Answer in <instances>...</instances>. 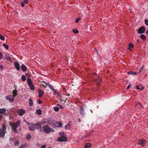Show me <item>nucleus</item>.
I'll return each instance as SVG.
<instances>
[{"label":"nucleus","mask_w":148,"mask_h":148,"mask_svg":"<svg viewBox=\"0 0 148 148\" xmlns=\"http://www.w3.org/2000/svg\"><path fill=\"white\" fill-rule=\"evenodd\" d=\"M21 123V122L19 120H18L16 123L12 122L10 123V125L11 127L12 131L15 133H17L18 132L17 128L19 127Z\"/></svg>","instance_id":"1"},{"label":"nucleus","mask_w":148,"mask_h":148,"mask_svg":"<svg viewBox=\"0 0 148 148\" xmlns=\"http://www.w3.org/2000/svg\"><path fill=\"white\" fill-rule=\"evenodd\" d=\"M43 132L47 134H49L51 132H54V130L50 127L48 125H43L42 127Z\"/></svg>","instance_id":"2"},{"label":"nucleus","mask_w":148,"mask_h":148,"mask_svg":"<svg viewBox=\"0 0 148 148\" xmlns=\"http://www.w3.org/2000/svg\"><path fill=\"white\" fill-rule=\"evenodd\" d=\"M28 125L29 128L31 131H34L36 129H37L38 126L36 123H28L25 121Z\"/></svg>","instance_id":"3"},{"label":"nucleus","mask_w":148,"mask_h":148,"mask_svg":"<svg viewBox=\"0 0 148 148\" xmlns=\"http://www.w3.org/2000/svg\"><path fill=\"white\" fill-rule=\"evenodd\" d=\"M6 127L4 124L2 125V128L0 129V137L4 138L5 134Z\"/></svg>","instance_id":"4"},{"label":"nucleus","mask_w":148,"mask_h":148,"mask_svg":"<svg viewBox=\"0 0 148 148\" xmlns=\"http://www.w3.org/2000/svg\"><path fill=\"white\" fill-rule=\"evenodd\" d=\"M47 122V121L46 120H44L43 121L38 122L37 123V124L38 126L37 127V130H40V132L42 131V130L41 128V125H45Z\"/></svg>","instance_id":"5"},{"label":"nucleus","mask_w":148,"mask_h":148,"mask_svg":"<svg viewBox=\"0 0 148 148\" xmlns=\"http://www.w3.org/2000/svg\"><path fill=\"white\" fill-rule=\"evenodd\" d=\"M17 113L20 116H22L25 113V110L22 108L18 109L17 110Z\"/></svg>","instance_id":"6"},{"label":"nucleus","mask_w":148,"mask_h":148,"mask_svg":"<svg viewBox=\"0 0 148 148\" xmlns=\"http://www.w3.org/2000/svg\"><path fill=\"white\" fill-rule=\"evenodd\" d=\"M57 141L59 142H66L67 141V139L65 136H62L58 138Z\"/></svg>","instance_id":"7"},{"label":"nucleus","mask_w":148,"mask_h":148,"mask_svg":"<svg viewBox=\"0 0 148 148\" xmlns=\"http://www.w3.org/2000/svg\"><path fill=\"white\" fill-rule=\"evenodd\" d=\"M14 97L12 95H8L6 97V99L8 101L12 103L14 101Z\"/></svg>","instance_id":"8"},{"label":"nucleus","mask_w":148,"mask_h":148,"mask_svg":"<svg viewBox=\"0 0 148 148\" xmlns=\"http://www.w3.org/2000/svg\"><path fill=\"white\" fill-rule=\"evenodd\" d=\"M5 58L7 61H9L11 62H12L11 58V56H12V55H10L8 53H6L5 54Z\"/></svg>","instance_id":"9"},{"label":"nucleus","mask_w":148,"mask_h":148,"mask_svg":"<svg viewBox=\"0 0 148 148\" xmlns=\"http://www.w3.org/2000/svg\"><path fill=\"white\" fill-rule=\"evenodd\" d=\"M139 144L141 145L142 146H144L146 143V141L145 139H140L138 141Z\"/></svg>","instance_id":"10"},{"label":"nucleus","mask_w":148,"mask_h":148,"mask_svg":"<svg viewBox=\"0 0 148 148\" xmlns=\"http://www.w3.org/2000/svg\"><path fill=\"white\" fill-rule=\"evenodd\" d=\"M145 31V28L144 27H140L138 30V33L141 34L143 33Z\"/></svg>","instance_id":"11"},{"label":"nucleus","mask_w":148,"mask_h":148,"mask_svg":"<svg viewBox=\"0 0 148 148\" xmlns=\"http://www.w3.org/2000/svg\"><path fill=\"white\" fill-rule=\"evenodd\" d=\"M15 66L17 71H19L20 69V65L19 63L17 61L14 63Z\"/></svg>","instance_id":"12"},{"label":"nucleus","mask_w":148,"mask_h":148,"mask_svg":"<svg viewBox=\"0 0 148 148\" xmlns=\"http://www.w3.org/2000/svg\"><path fill=\"white\" fill-rule=\"evenodd\" d=\"M79 112L80 114L82 116H84V109L83 107H80V108Z\"/></svg>","instance_id":"13"},{"label":"nucleus","mask_w":148,"mask_h":148,"mask_svg":"<svg viewBox=\"0 0 148 148\" xmlns=\"http://www.w3.org/2000/svg\"><path fill=\"white\" fill-rule=\"evenodd\" d=\"M38 96L39 97H42L43 95H44V92L40 89L38 90Z\"/></svg>","instance_id":"14"},{"label":"nucleus","mask_w":148,"mask_h":148,"mask_svg":"<svg viewBox=\"0 0 148 148\" xmlns=\"http://www.w3.org/2000/svg\"><path fill=\"white\" fill-rule=\"evenodd\" d=\"M95 81L97 84H99L100 83L102 82V80L100 77L98 76L97 78L96 79Z\"/></svg>","instance_id":"15"},{"label":"nucleus","mask_w":148,"mask_h":148,"mask_svg":"<svg viewBox=\"0 0 148 148\" xmlns=\"http://www.w3.org/2000/svg\"><path fill=\"white\" fill-rule=\"evenodd\" d=\"M21 68L23 71H25L27 69L26 66L23 64H22L21 66Z\"/></svg>","instance_id":"16"},{"label":"nucleus","mask_w":148,"mask_h":148,"mask_svg":"<svg viewBox=\"0 0 148 148\" xmlns=\"http://www.w3.org/2000/svg\"><path fill=\"white\" fill-rule=\"evenodd\" d=\"M56 127H61L62 126V123L60 122H57L56 123Z\"/></svg>","instance_id":"17"},{"label":"nucleus","mask_w":148,"mask_h":148,"mask_svg":"<svg viewBox=\"0 0 148 148\" xmlns=\"http://www.w3.org/2000/svg\"><path fill=\"white\" fill-rule=\"evenodd\" d=\"M18 91L17 90H14L12 91V94H13V96L14 97L16 96L17 95V92Z\"/></svg>","instance_id":"18"},{"label":"nucleus","mask_w":148,"mask_h":148,"mask_svg":"<svg viewBox=\"0 0 148 148\" xmlns=\"http://www.w3.org/2000/svg\"><path fill=\"white\" fill-rule=\"evenodd\" d=\"M33 103L32 99L31 98H29V105L30 106H32L33 105Z\"/></svg>","instance_id":"19"},{"label":"nucleus","mask_w":148,"mask_h":148,"mask_svg":"<svg viewBox=\"0 0 148 148\" xmlns=\"http://www.w3.org/2000/svg\"><path fill=\"white\" fill-rule=\"evenodd\" d=\"M41 112L42 110L40 109L37 110H36V112L39 115H40L42 114Z\"/></svg>","instance_id":"20"},{"label":"nucleus","mask_w":148,"mask_h":148,"mask_svg":"<svg viewBox=\"0 0 148 148\" xmlns=\"http://www.w3.org/2000/svg\"><path fill=\"white\" fill-rule=\"evenodd\" d=\"M27 84L29 85L32 84V81L30 79L27 78Z\"/></svg>","instance_id":"21"},{"label":"nucleus","mask_w":148,"mask_h":148,"mask_svg":"<svg viewBox=\"0 0 148 148\" xmlns=\"http://www.w3.org/2000/svg\"><path fill=\"white\" fill-rule=\"evenodd\" d=\"M6 110L4 108L0 109V114L4 113L6 112Z\"/></svg>","instance_id":"22"},{"label":"nucleus","mask_w":148,"mask_h":148,"mask_svg":"<svg viewBox=\"0 0 148 148\" xmlns=\"http://www.w3.org/2000/svg\"><path fill=\"white\" fill-rule=\"evenodd\" d=\"M127 73L128 75H136L137 74V73L135 72H133L131 71H130L128 72H127Z\"/></svg>","instance_id":"23"},{"label":"nucleus","mask_w":148,"mask_h":148,"mask_svg":"<svg viewBox=\"0 0 148 148\" xmlns=\"http://www.w3.org/2000/svg\"><path fill=\"white\" fill-rule=\"evenodd\" d=\"M91 145L90 143H87L85 145L84 148H88L91 147Z\"/></svg>","instance_id":"24"},{"label":"nucleus","mask_w":148,"mask_h":148,"mask_svg":"<svg viewBox=\"0 0 148 148\" xmlns=\"http://www.w3.org/2000/svg\"><path fill=\"white\" fill-rule=\"evenodd\" d=\"M29 88L31 90H35L34 86L33 84H32L29 85Z\"/></svg>","instance_id":"25"},{"label":"nucleus","mask_w":148,"mask_h":148,"mask_svg":"<svg viewBox=\"0 0 148 148\" xmlns=\"http://www.w3.org/2000/svg\"><path fill=\"white\" fill-rule=\"evenodd\" d=\"M49 87L53 92H55L56 91L55 90L54 88L53 87L52 85L51 84L50 85H49Z\"/></svg>","instance_id":"26"},{"label":"nucleus","mask_w":148,"mask_h":148,"mask_svg":"<svg viewBox=\"0 0 148 148\" xmlns=\"http://www.w3.org/2000/svg\"><path fill=\"white\" fill-rule=\"evenodd\" d=\"M133 47L134 45L132 43H130L129 44V47L128 48V49L131 50V49H130V48H133Z\"/></svg>","instance_id":"27"},{"label":"nucleus","mask_w":148,"mask_h":148,"mask_svg":"<svg viewBox=\"0 0 148 148\" xmlns=\"http://www.w3.org/2000/svg\"><path fill=\"white\" fill-rule=\"evenodd\" d=\"M31 135H30V134H28L26 136V139L27 140H29L31 139Z\"/></svg>","instance_id":"28"},{"label":"nucleus","mask_w":148,"mask_h":148,"mask_svg":"<svg viewBox=\"0 0 148 148\" xmlns=\"http://www.w3.org/2000/svg\"><path fill=\"white\" fill-rule=\"evenodd\" d=\"M140 37L143 40H145L146 38L144 34H141L140 35Z\"/></svg>","instance_id":"29"},{"label":"nucleus","mask_w":148,"mask_h":148,"mask_svg":"<svg viewBox=\"0 0 148 148\" xmlns=\"http://www.w3.org/2000/svg\"><path fill=\"white\" fill-rule=\"evenodd\" d=\"M136 88L137 89H139L140 90H142L144 89V87H141V88H139V86H136Z\"/></svg>","instance_id":"30"},{"label":"nucleus","mask_w":148,"mask_h":148,"mask_svg":"<svg viewBox=\"0 0 148 148\" xmlns=\"http://www.w3.org/2000/svg\"><path fill=\"white\" fill-rule=\"evenodd\" d=\"M3 46L4 47H5L6 49H7L9 48V47L5 43H3Z\"/></svg>","instance_id":"31"},{"label":"nucleus","mask_w":148,"mask_h":148,"mask_svg":"<svg viewBox=\"0 0 148 148\" xmlns=\"http://www.w3.org/2000/svg\"><path fill=\"white\" fill-rule=\"evenodd\" d=\"M22 80L23 81H25L26 80V78L24 75H22L21 76Z\"/></svg>","instance_id":"32"},{"label":"nucleus","mask_w":148,"mask_h":148,"mask_svg":"<svg viewBox=\"0 0 148 148\" xmlns=\"http://www.w3.org/2000/svg\"><path fill=\"white\" fill-rule=\"evenodd\" d=\"M0 39L2 40H5V38L4 36L2 35H0Z\"/></svg>","instance_id":"33"},{"label":"nucleus","mask_w":148,"mask_h":148,"mask_svg":"<svg viewBox=\"0 0 148 148\" xmlns=\"http://www.w3.org/2000/svg\"><path fill=\"white\" fill-rule=\"evenodd\" d=\"M53 110L55 111L56 112H57L59 110V108L58 107H55L54 108Z\"/></svg>","instance_id":"34"},{"label":"nucleus","mask_w":148,"mask_h":148,"mask_svg":"<svg viewBox=\"0 0 148 148\" xmlns=\"http://www.w3.org/2000/svg\"><path fill=\"white\" fill-rule=\"evenodd\" d=\"M73 32L75 34H77L78 33V31L77 29H74L73 30Z\"/></svg>","instance_id":"35"},{"label":"nucleus","mask_w":148,"mask_h":148,"mask_svg":"<svg viewBox=\"0 0 148 148\" xmlns=\"http://www.w3.org/2000/svg\"><path fill=\"white\" fill-rule=\"evenodd\" d=\"M145 23L146 25H148V20L146 19L145 20Z\"/></svg>","instance_id":"36"},{"label":"nucleus","mask_w":148,"mask_h":148,"mask_svg":"<svg viewBox=\"0 0 148 148\" xmlns=\"http://www.w3.org/2000/svg\"><path fill=\"white\" fill-rule=\"evenodd\" d=\"M25 145L24 144L20 146L19 148H25Z\"/></svg>","instance_id":"37"},{"label":"nucleus","mask_w":148,"mask_h":148,"mask_svg":"<svg viewBox=\"0 0 148 148\" xmlns=\"http://www.w3.org/2000/svg\"><path fill=\"white\" fill-rule=\"evenodd\" d=\"M80 18H77L75 20V22L76 23H78L79 22V21L80 20Z\"/></svg>","instance_id":"38"},{"label":"nucleus","mask_w":148,"mask_h":148,"mask_svg":"<svg viewBox=\"0 0 148 148\" xmlns=\"http://www.w3.org/2000/svg\"><path fill=\"white\" fill-rule=\"evenodd\" d=\"M19 143V141H16L15 142L14 145L16 146H17L18 145Z\"/></svg>","instance_id":"39"},{"label":"nucleus","mask_w":148,"mask_h":148,"mask_svg":"<svg viewBox=\"0 0 148 148\" xmlns=\"http://www.w3.org/2000/svg\"><path fill=\"white\" fill-rule=\"evenodd\" d=\"M58 108H59H59L62 109L63 108V106L61 104H58Z\"/></svg>","instance_id":"40"},{"label":"nucleus","mask_w":148,"mask_h":148,"mask_svg":"<svg viewBox=\"0 0 148 148\" xmlns=\"http://www.w3.org/2000/svg\"><path fill=\"white\" fill-rule=\"evenodd\" d=\"M69 127H70L68 125H66L65 126V129L67 130L68 128H69Z\"/></svg>","instance_id":"41"},{"label":"nucleus","mask_w":148,"mask_h":148,"mask_svg":"<svg viewBox=\"0 0 148 148\" xmlns=\"http://www.w3.org/2000/svg\"><path fill=\"white\" fill-rule=\"evenodd\" d=\"M3 58V55L2 53L0 52V60H1Z\"/></svg>","instance_id":"42"},{"label":"nucleus","mask_w":148,"mask_h":148,"mask_svg":"<svg viewBox=\"0 0 148 148\" xmlns=\"http://www.w3.org/2000/svg\"><path fill=\"white\" fill-rule=\"evenodd\" d=\"M44 82V83H45L47 85H48V86H49V85H51V84H50L49 82H47V83H46V82H45V81H44V82Z\"/></svg>","instance_id":"43"},{"label":"nucleus","mask_w":148,"mask_h":148,"mask_svg":"<svg viewBox=\"0 0 148 148\" xmlns=\"http://www.w3.org/2000/svg\"><path fill=\"white\" fill-rule=\"evenodd\" d=\"M24 2L25 3V4H27L28 3V0H24Z\"/></svg>","instance_id":"44"},{"label":"nucleus","mask_w":148,"mask_h":148,"mask_svg":"<svg viewBox=\"0 0 148 148\" xmlns=\"http://www.w3.org/2000/svg\"><path fill=\"white\" fill-rule=\"evenodd\" d=\"M46 147V145H44L41 146V148H45Z\"/></svg>","instance_id":"45"},{"label":"nucleus","mask_w":148,"mask_h":148,"mask_svg":"<svg viewBox=\"0 0 148 148\" xmlns=\"http://www.w3.org/2000/svg\"><path fill=\"white\" fill-rule=\"evenodd\" d=\"M143 66L142 67H141L140 68V70L139 73H140L141 71L143 69Z\"/></svg>","instance_id":"46"},{"label":"nucleus","mask_w":148,"mask_h":148,"mask_svg":"<svg viewBox=\"0 0 148 148\" xmlns=\"http://www.w3.org/2000/svg\"><path fill=\"white\" fill-rule=\"evenodd\" d=\"M14 87L15 88V90H16L17 88V86L16 85V84L14 85Z\"/></svg>","instance_id":"47"},{"label":"nucleus","mask_w":148,"mask_h":148,"mask_svg":"<svg viewBox=\"0 0 148 148\" xmlns=\"http://www.w3.org/2000/svg\"><path fill=\"white\" fill-rule=\"evenodd\" d=\"M47 124H51V121H47Z\"/></svg>","instance_id":"48"},{"label":"nucleus","mask_w":148,"mask_h":148,"mask_svg":"<svg viewBox=\"0 0 148 148\" xmlns=\"http://www.w3.org/2000/svg\"><path fill=\"white\" fill-rule=\"evenodd\" d=\"M67 125H68L70 127V126L71 125V121H70Z\"/></svg>","instance_id":"49"},{"label":"nucleus","mask_w":148,"mask_h":148,"mask_svg":"<svg viewBox=\"0 0 148 148\" xmlns=\"http://www.w3.org/2000/svg\"><path fill=\"white\" fill-rule=\"evenodd\" d=\"M21 5L22 7L24 6L25 5L22 2L21 3Z\"/></svg>","instance_id":"50"},{"label":"nucleus","mask_w":148,"mask_h":148,"mask_svg":"<svg viewBox=\"0 0 148 148\" xmlns=\"http://www.w3.org/2000/svg\"><path fill=\"white\" fill-rule=\"evenodd\" d=\"M130 87V85H128L127 86V89H128Z\"/></svg>","instance_id":"51"},{"label":"nucleus","mask_w":148,"mask_h":148,"mask_svg":"<svg viewBox=\"0 0 148 148\" xmlns=\"http://www.w3.org/2000/svg\"><path fill=\"white\" fill-rule=\"evenodd\" d=\"M77 121L79 122H81V121L80 119H77Z\"/></svg>","instance_id":"52"},{"label":"nucleus","mask_w":148,"mask_h":148,"mask_svg":"<svg viewBox=\"0 0 148 148\" xmlns=\"http://www.w3.org/2000/svg\"><path fill=\"white\" fill-rule=\"evenodd\" d=\"M0 68L1 69H3V67L2 65H0Z\"/></svg>","instance_id":"53"},{"label":"nucleus","mask_w":148,"mask_h":148,"mask_svg":"<svg viewBox=\"0 0 148 148\" xmlns=\"http://www.w3.org/2000/svg\"><path fill=\"white\" fill-rule=\"evenodd\" d=\"M38 103H39V104H41L42 103V102L40 100H39L38 101Z\"/></svg>","instance_id":"54"},{"label":"nucleus","mask_w":148,"mask_h":148,"mask_svg":"<svg viewBox=\"0 0 148 148\" xmlns=\"http://www.w3.org/2000/svg\"><path fill=\"white\" fill-rule=\"evenodd\" d=\"M13 140V138H10V140L12 141Z\"/></svg>","instance_id":"55"},{"label":"nucleus","mask_w":148,"mask_h":148,"mask_svg":"<svg viewBox=\"0 0 148 148\" xmlns=\"http://www.w3.org/2000/svg\"><path fill=\"white\" fill-rule=\"evenodd\" d=\"M2 116L1 115H0V120L2 119Z\"/></svg>","instance_id":"56"},{"label":"nucleus","mask_w":148,"mask_h":148,"mask_svg":"<svg viewBox=\"0 0 148 148\" xmlns=\"http://www.w3.org/2000/svg\"><path fill=\"white\" fill-rule=\"evenodd\" d=\"M28 73H26V75H28Z\"/></svg>","instance_id":"57"}]
</instances>
